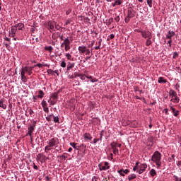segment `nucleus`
<instances>
[{"label": "nucleus", "instance_id": "obj_1", "mask_svg": "<svg viewBox=\"0 0 181 181\" xmlns=\"http://www.w3.org/2000/svg\"><path fill=\"white\" fill-rule=\"evenodd\" d=\"M151 160L156 163L157 168H160L162 166V154L158 151H155L151 156Z\"/></svg>", "mask_w": 181, "mask_h": 181}, {"label": "nucleus", "instance_id": "obj_2", "mask_svg": "<svg viewBox=\"0 0 181 181\" xmlns=\"http://www.w3.org/2000/svg\"><path fill=\"white\" fill-rule=\"evenodd\" d=\"M47 144L52 148H53V146H57V145H59V139L57 137H54L49 139Z\"/></svg>", "mask_w": 181, "mask_h": 181}, {"label": "nucleus", "instance_id": "obj_3", "mask_svg": "<svg viewBox=\"0 0 181 181\" xmlns=\"http://www.w3.org/2000/svg\"><path fill=\"white\" fill-rule=\"evenodd\" d=\"M141 36L144 39H152V33L148 30L141 31Z\"/></svg>", "mask_w": 181, "mask_h": 181}, {"label": "nucleus", "instance_id": "obj_4", "mask_svg": "<svg viewBox=\"0 0 181 181\" xmlns=\"http://www.w3.org/2000/svg\"><path fill=\"white\" fill-rule=\"evenodd\" d=\"M100 170H107V169H110V166L108 165V162H105L104 165L103 164L98 165Z\"/></svg>", "mask_w": 181, "mask_h": 181}, {"label": "nucleus", "instance_id": "obj_5", "mask_svg": "<svg viewBox=\"0 0 181 181\" xmlns=\"http://www.w3.org/2000/svg\"><path fill=\"white\" fill-rule=\"evenodd\" d=\"M51 100L52 101H54V105L57 103V100H59V93H54L52 95H51Z\"/></svg>", "mask_w": 181, "mask_h": 181}, {"label": "nucleus", "instance_id": "obj_6", "mask_svg": "<svg viewBox=\"0 0 181 181\" xmlns=\"http://www.w3.org/2000/svg\"><path fill=\"white\" fill-rule=\"evenodd\" d=\"M135 16V11L132 8H129L127 11V18H134Z\"/></svg>", "mask_w": 181, "mask_h": 181}, {"label": "nucleus", "instance_id": "obj_7", "mask_svg": "<svg viewBox=\"0 0 181 181\" xmlns=\"http://www.w3.org/2000/svg\"><path fill=\"white\" fill-rule=\"evenodd\" d=\"M117 172L120 175V176H125V175H128V173H129V170L121 169V170H118Z\"/></svg>", "mask_w": 181, "mask_h": 181}, {"label": "nucleus", "instance_id": "obj_8", "mask_svg": "<svg viewBox=\"0 0 181 181\" xmlns=\"http://www.w3.org/2000/svg\"><path fill=\"white\" fill-rule=\"evenodd\" d=\"M16 30H18V28H16V25H13L11 27V33H10V35H11L12 37H15L16 35Z\"/></svg>", "mask_w": 181, "mask_h": 181}, {"label": "nucleus", "instance_id": "obj_9", "mask_svg": "<svg viewBox=\"0 0 181 181\" xmlns=\"http://www.w3.org/2000/svg\"><path fill=\"white\" fill-rule=\"evenodd\" d=\"M78 50L79 53L84 54V53H86V51L87 50V47L84 45L79 46Z\"/></svg>", "mask_w": 181, "mask_h": 181}, {"label": "nucleus", "instance_id": "obj_10", "mask_svg": "<svg viewBox=\"0 0 181 181\" xmlns=\"http://www.w3.org/2000/svg\"><path fill=\"white\" fill-rule=\"evenodd\" d=\"M170 110L174 115V117H179V110H176V108L173 106L170 107Z\"/></svg>", "mask_w": 181, "mask_h": 181}, {"label": "nucleus", "instance_id": "obj_11", "mask_svg": "<svg viewBox=\"0 0 181 181\" xmlns=\"http://www.w3.org/2000/svg\"><path fill=\"white\" fill-rule=\"evenodd\" d=\"M25 70L26 73H28V76H31L32 70H33V66H25Z\"/></svg>", "mask_w": 181, "mask_h": 181}, {"label": "nucleus", "instance_id": "obj_12", "mask_svg": "<svg viewBox=\"0 0 181 181\" xmlns=\"http://www.w3.org/2000/svg\"><path fill=\"white\" fill-rule=\"evenodd\" d=\"M54 25H56V23H54V21H49L47 25L48 28L51 30H53V29H54Z\"/></svg>", "mask_w": 181, "mask_h": 181}, {"label": "nucleus", "instance_id": "obj_13", "mask_svg": "<svg viewBox=\"0 0 181 181\" xmlns=\"http://www.w3.org/2000/svg\"><path fill=\"white\" fill-rule=\"evenodd\" d=\"M0 107L6 110V104H5V99L4 98L0 100Z\"/></svg>", "mask_w": 181, "mask_h": 181}, {"label": "nucleus", "instance_id": "obj_14", "mask_svg": "<svg viewBox=\"0 0 181 181\" xmlns=\"http://www.w3.org/2000/svg\"><path fill=\"white\" fill-rule=\"evenodd\" d=\"M28 134L30 136H32V134H33V131H35V125L34 126H30L28 128Z\"/></svg>", "mask_w": 181, "mask_h": 181}, {"label": "nucleus", "instance_id": "obj_15", "mask_svg": "<svg viewBox=\"0 0 181 181\" xmlns=\"http://www.w3.org/2000/svg\"><path fill=\"white\" fill-rule=\"evenodd\" d=\"M16 28L18 29V30H23L25 28V25L22 23H19L16 25H15Z\"/></svg>", "mask_w": 181, "mask_h": 181}, {"label": "nucleus", "instance_id": "obj_16", "mask_svg": "<svg viewBox=\"0 0 181 181\" xmlns=\"http://www.w3.org/2000/svg\"><path fill=\"white\" fill-rule=\"evenodd\" d=\"M175 33L174 31H168L166 37L167 39H172V37H173V36H175Z\"/></svg>", "mask_w": 181, "mask_h": 181}, {"label": "nucleus", "instance_id": "obj_17", "mask_svg": "<svg viewBox=\"0 0 181 181\" xmlns=\"http://www.w3.org/2000/svg\"><path fill=\"white\" fill-rule=\"evenodd\" d=\"M158 83H159V84H162V83L165 84V83H168V81L165 79L163 77L160 76L158 78Z\"/></svg>", "mask_w": 181, "mask_h": 181}, {"label": "nucleus", "instance_id": "obj_18", "mask_svg": "<svg viewBox=\"0 0 181 181\" xmlns=\"http://www.w3.org/2000/svg\"><path fill=\"white\" fill-rule=\"evenodd\" d=\"M169 95L170 97H172V98H173L174 97H176V95H177V93H176V91L171 89L169 91Z\"/></svg>", "mask_w": 181, "mask_h": 181}, {"label": "nucleus", "instance_id": "obj_19", "mask_svg": "<svg viewBox=\"0 0 181 181\" xmlns=\"http://www.w3.org/2000/svg\"><path fill=\"white\" fill-rule=\"evenodd\" d=\"M63 43L64 45V47H66V46L70 45L71 42H70V40H69V37H66L64 40Z\"/></svg>", "mask_w": 181, "mask_h": 181}, {"label": "nucleus", "instance_id": "obj_20", "mask_svg": "<svg viewBox=\"0 0 181 181\" xmlns=\"http://www.w3.org/2000/svg\"><path fill=\"white\" fill-rule=\"evenodd\" d=\"M70 145L72 146V148H74V149H76L77 151L80 149V146H77V143L71 142L70 143Z\"/></svg>", "mask_w": 181, "mask_h": 181}, {"label": "nucleus", "instance_id": "obj_21", "mask_svg": "<svg viewBox=\"0 0 181 181\" xmlns=\"http://www.w3.org/2000/svg\"><path fill=\"white\" fill-rule=\"evenodd\" d=\"M124 1L122 0H114V6L122 5Z\"/></svg>", "mask_w": 181, "mask_h": 181}, {"label": "nucleus", "instance_id": "obj_22", "mask_svg": "<svg viewBox=\"0 0 181 181\" xmlns=\"http://www.w3.org/2000/svg\"><path fill=\"white\" fill-rule=\"evenodd\" d=\"M75 66V64L74 63H70L69 65L67 66V68H66V74H69V70H70L71 69H73Z\"/></svg>", "mask_w": 181, "mask_h": 181}, {"label": "nucleus", "instance_id": "obj_23", "mask_svg": "<svg viewBox=\"0 0 181 181\" xmlns=\"http://www.w3.org/2000/svg\"><path fill=\"white\" fill-rule=\"evenodd\" d=\"M45 96V92H43V90H40L38 91V95H37V98H43V97Z\"/></svg>", "mask_w": 181, "mask_h": 181}, {"label": "nucleus", "instance_id": "obj_24", "mask_svg": "<svg viewBox=\"0 0 181 181\" xmlns=\"http://www.w3.org/2000/svg\"><path fill=\"white\" fill-rule=\"evenodd\" d=\"M84 138L85 139H88L89 141H91V139H93V136H91V134H90V133H85Z\"/></svg>", "mask_w": 181, "mask_h": 181}, {"label": "nucleus", "instance_id": "obj_25", "mask_svg": "<svg viewBox=\"0 0 181 181\" xmlns=\"http://www.w3.org/2000/svg\"><path fill=\"white\" fill-rule=\"evenodd\" d=\"M139 168L143 170L144 172H145V170H146V168H148V165L146 164H141Z\"/></svg>", "mask_w": 181, "mask_h": 181}, {"label": "nucleus", "instance_id": "obj_26", "mask_svg": "<svg viewBox=\"0 0 181 181\" xmlns=\"http://www.w3.org/2000/svg\"><path fill=\"white\" fill-rule=\"evenodd\" d=\"M54 115L51 114V115H48L47 117H46V119L47 121H48V122H50L51 121H53V117Z\"/></svg>", "mask_w": 181, "mask_h": 181}, {"label": "nucleus", "instance_id": "obj_27", "mask_svg": "<svg viewBox=\"0 0 181 181\" xmlns=\"http://www.w3.org/2000/svg\"><path fill=\"white\" fill-rule=\"evenodd\" d=\"M180 100V99L179 98V97H177V95L174 96V98H172L171 101H173V103H176L177 104L179 103V101Z\"/></svg>", "mask_w": 181, "mask_h": 181}, {"label": "nucleus", "instance_id": "obj_28", "mask_svg": "<svg viewBox=\"0 0 181 181\" xmlns=\"http://www.w3.org/2000/svg\"><path fill=\"white\" fill-rule=\"evenodd\" d=\"M53 121L54 122L57 123V124H60V119L59 118V116H54L53 117Z\"/></svg>", "mask_w": 181, "mask_h": 181}, {"label": "nucleus", "instance_id": "obj_29", "mask_svg": "<svg viewBox=\"0 0 181 181\" xmlns=\"http://www.w3.org/2000/svg\"><path fill=\"white\" fill-rule=\"evenodd\" d=\"M45 50H47L49 53H52L53 52V47L52 46H46L45 47Z\"/></svg>", "mask_w": 181, "mask_h": 181}, {"label": "nucleus", "instance_id": "obj_30", "mask_svg": "<svg viewBox=\"0 0 181 181\" xmlns=\"http://www.w3.org/2000/svg\"><path fill=\"white\" fill-rule=\"evenodd\" d=\"M128 179L129 181L132 180L133 179H136V175L132 174V175H129Z\"/></svg>", "mask_w": 181, "mask_h": 181}, {"label": "nucleus", "instance_id": "obj_31", "mask_svg": "<svg viewBox=\"0 0 181 181\" xmlns=\"http://www.w3.org/2000/svg\"><path fill=\"white\" fill-rule=\"evenodd\" d=\"M150 175L151 176L153 177V176H156V170H155V169H151L150 170Z\"/></svg>", "mask_w": 181, "mask_h": 181}, {"label": "nucleus", "instance_id": "obj_32", "mask_svg": "<svg viewBox=\"0 0 181 181\" xmlns=\"http://www.w3.org/2000/svg\"><path fill=\"white\" fill-rule=\"evenodd\" d=\"M151 45H152V40H151L149 38H147L146 41V46H151Z\"/></svg>", "mask_w": 181, "mask_h": 181}, {"label": "nucleus", "instance_id": "obj_33", "mask_svg": "<svg viewBox=\"0 0 181 181\" xmlns=\"http://www.w3.org/2000/svg\"><path fill=\"white\" fill-rule=\"evenodd\" d=\"M112 22H114V18H111L108 21H106V24L107 25V26H110V25H111V23H112Z\"/></svg>", "mask_w": 181, "mask_h": 181}, {"label": "nucleus", "instance_id": "obj_34", "mask_svg": "<svg viewBox=\"0 0 181 181\" xmlns=\"http://www.w3.org/2000/svg\"><path fill=\"white\" fill-rule=\"evenodd\" d=\"M21 80L22 81H23V83H26L28 81V78L25 75H21Z\"/></svg>", "mask_w": 181, "mask_h": 181}, {"label": "nucleus", "instance_id": "obj_35", "mask_svg": "<svg viewBox=\"0 0 181 181\" xmlns=\"http://www.w3.org/2000/svg\"><path fill=\"white\" fill-rule=\"evenodd\" d=\"M25 73H26V69H25V67H22L21 71V76H25Z\"/></svg>", "mask_w": 181, "mask_h": 181}, {"label": "nucleus", "instance_id": "obj_36", "mask_svg": "<svg viewBox=\"0 0 181 181\" xmlns=\"http://www.w3.org/2000/svg\"><path fill=\"white\" fill-rule=\"evenodd\" d=\"M41 105H42V108L47 107V103H46V100H42L41 103Z\"/></svg>", "mask_w": 181, "mask_h": 181}, {"label": "nucleus", "instance_id": "obj_37", "mask_svg": "<svg viewBox=\"0 0 181 181\" xmlns=\"http://www.w3.org/2000/svg\"><path fill=\"white\" fill-rule=\"evenodd\" d=\"M153 0H146L147 4L148 5L149 8H152V2Z\"/></svg>", "mask_w": 181, "mask_h": 181}, {"label": "nucleus", "instance_id": "obj_38", "mask_svg": "<svg viewBox=\"0 0 181 181\" xmlns=\"http://www.w3.org/2000/svg\"><path fill=\"white\" fill-rule=\"evenodd\" d=\"M52 150V146H49V144L45 146V152H47V151H51Z\"/></svg>", "mask_w": 181, "mask_h": 181}, {"label": "nucleus", "instance_id": "obj_39", "mask_svg": "<svg viewBox=\"0 0 181 181\" xmlns=\"http://www.w3.org/2000/svg\"><path fill=\"white\" fill-rule=\"evenodd\" d=\"M65 56H66L67 60H72L71 59V54H70V53H66Z\"/></svg>", "mask_w": 181, "mask_h": 181}, {"label": "nucleus", "instance_id": "obj_40", "mask_svg": "<svg viewBox=\"0 0 181 181\" xmlns=\"http://www.w3.org/2000/svg\"><path fill=\"white\" fill-rule=\"evenodd\" d=\"M177 57H179V53L177 52H173V58L177 59Z\"/></svg>", "mask_w": 181, "mask_h": 181}, {"label": "nucleus", "instance_id": "obj_41", "mask_svg": "<svg viewBox=\"0 0 181 181\" xmlns=\"http://www.w3.org/2000/svg\"><path fill=\"white\" fill-rule=\"evenodd\" d=\"M48 103H49L50 105H54V101L52 100V98L50 97L49 99L48 100Z\"/></svg>", "mask_w": 181, "mask_h": 181}, {"label": "nucleus", "instance_id": "obj_42", "mask_svg": "<svg viewBox=\"0 0 181 181\" xmlns=\"http://www.w3.org/2000/svg\"><path fill=\"white\" fill-rule=\"evenodd\" d=\"M175 154H173L170 158H168V162H172V160H175Z\"/></svg>", "mask_w": 181, "mask_h": 181}, {"label": "nucleus", "instance_id": "obj_43", "mask_svg": "<svg viewBox=\"0 0 181 181\" xmlns=\"http://www.w3.org/2000/svg\"><path fill=\"white\" fill-rule=\"evenodd\" d=\"M43 110L45 112H46L47 114H49V107H47V106L45 107H43Z\"/></svg>", "mask_w": 181, "mask_h": 181}, {"label": "nucleus", "instance_id": "obj_44", "mask_svg": "<svg viewBox=\"0 0 181 181\" xmlns=\"http://www.w3.org/2000/svg\"><path fill=\"white\" fill-rule=\"evenodd\" d=\"M65 52H69V50L71 49L70 45H66L64 47Z\"/></svg>", "mask_w": 181, "mask_h": 181}, {"label": "nucleus", "instance_id": "obj_45", "mask_svg": "<svg viewBox=\"0 0 181 181\" xmlns=\"http://www.w3.org/2000/svg\"><path fill=\"white\" fill-rule=\"evenodd\" d=\"M130 18H131V17H128V16H127L126 18L124 19V22L126 23H128V22H129Z\"/></svg>", "mask_w": 181, "mask_h": 181}, {"label": "nucleus", "instance_id": "obj_46", "mask_svg": "<svg viewBox=\"0 0 181 181\" xmlns=\"http://www.w3.org/2000/svg\"><path fill=\"white\" fill-rule=\"evenodd\" d=\"M70 13H71V8H69L66 11V15H70Z\"/></svg>", "mask_w": 181, "mask_h": 181}, {"label": "nucleus", "instance_id": "obj_47", "mask_svg": "<svg viewBox=\"0 0 181 181\" xmlns=\"http://www.w3.org/2000/svg\"><path fill=\"white\" fill-rule=\"evenodd\" d=\"M78 77H81V80H86V76L84 75L79 74Z\"/></svg>", "mask_w": 181, "mask_h": 181}, {"label": "nucleus", "instance_id": "obj_48", "mask_svg": "<svg viewBox=\"0 0 181 181\" xmlns=\"http://www.w3.org/2000/svg\"><path fill=\"white\" fill-rule=\"evenodd\" d=\"M61 67H63V68L66 67V62H64V61L62 62Z\"/></svg>", "mask_w": 181, "mask_h": 181}, {"label": "nucleus", "instance_id": "obj_49", "mask_svg": "<svg viewBox=\"0 0 181 181\" xmlns=\"http://www.w3.org/2000/svg\"><path fill=\"white\" fill-rule=\"evenodd\" d=\"M114 37V34H111L110 37H107V40H111Z\"/></svg>", "mask_w": 181, "mask_h": 181}, {"label": "nucleus", "instance_id": "obj_50", "mask_svg": "<svg viewBox=\"0 0 181 181\" xmlns=\"http://www.w3.org/2000/svg\"><path fill=\"white\" fill-rule=\"evenodd\" d=\"M85 54H86V56H88V54H90V49L86 48V51L85 52Z\"/></svg>", "mask_w": 181, "mask_h": 181}, {"label": "nucleus", "instance_id": "obj_51", "mask_svg": "<svg viewBox=\"0 0 181 181\" xmlns=\"http://www.w3.org/2000/svg\"><path fill=\"white\" fill-rule=\"evenodd\" d=\"M35 67H40V68L43 67V64H40V63L37 64L35 65Z\"/></svg>", "mask_w": 181, "mask_h": 181}, {"label": "nucleus", "instance_id": "obj_52", "mask_svg": "<svg viewBox=\"0 0 181 181\" xmlns=\"http://www.w3.org/2000/svg\"><path fill=\"white\" fill-rule=\"evenodd\" d=\"M103 132H100L99 141H102L103 140Z\"/></svg>", "mask_w": 181, "mask_h": 181}, {"label": "nucleus", "instance_id": "obj_53", "mask_svg": "<svg viewBox=\"0 0 181 181\" xmlns=\"http://www.w3.org/2000/svg\"><path fill=\"white\" fill-rule=\"evenodd\" d=\"M71 22V21H70V19H68L66 21L65 25H70Z\"/></svg>", "mask_w": 181, "mask_h": 181}, {"label": "nucleus", "instance_id": "obj_54", "mask_svg": "<svg viewBox=\"0 0 181 181\" xmlns=\"http://www.w3.org/2000/svg\"><path fill=\"white\" fill-rule=\"evenodd\" d=\"M100 139H93V144H97V142L100 141Z\"/></svg>", "mask_w": 181, "mask_h": 181}, {"label": "nucleus", "instance_id": "obj_55", "mask_svg": "<svg viewBox=\"0 0 181 181\" xmlns=\"http://www.w3.org/2000/svg\"><path fill=\"white\" fill-rule=\"evenodd\" d=\"M115 22H119V16H117L115 18Z\"/></svg>", "mask_w": 181, "mask_h": 181}, {"label": "nucleus", "instance_id": "obj_56", "mask_svg": "<svg viewBox=\"0 0 181 181\" xmlns=\"http://www.w3.org/2000/svg\"><path fill=\"white\" fill-rule=\"evenodd\" d=\"M168 46H169V47H172V45H171V43H172V39H170L169 40V41L168 42Z\"/></svg>", "mask_w": 181, "mask_h": 181}, {"label": "nucleus", "instance_id": "obj_57", "mask_svg": "<svg viewBox=\"0 0 181 181\" xmlns=\"http://www.w3.org/2000/svg\"><path fill=\"white\" fill-rule=\"evenodd\" d=\"M164 111H165V115H169V112H168V108H165V109H164Z\"/></svg>", "mask_w": 181, "mask_h": 181}, {"label": "nucleus", "instance_id": "obj_58", "mask_svg": "<svg viewBox=\"0 0 181 181\" xmlns=\"http://www.w3.org/2000/svg\"><path fill=\"white\" fill-rule=\"evenodd\" d=\"M137 172H138V173H139V175H141V174L144 173L143 170H141V168H139V170H138Z\"/></svg>", "mask_w": 181, "mask_h": 181}, {"label": "nucleus", "instance_id": "obj_59", "mask_svg": "<svg viewBox=\"0 0 181 181\" xmlns=\"http://www.w3.org/2000/svg\"><path fill=\"white\" fill-rule=\"evenodd\" d=\"M175 181H181V177H178L177 176H175Z\"/></svg>", "mask_w": 181, "mask_h": 181}, {"label": "nucleus", "instance_id": "obj_60", "mask_svg": "<svg viewBox=\"0 0 181 181\" xmlns=\"http://www.w3.org/2000/svg\"><path fill=\"white\" fill-rule=\"evenodd\" d=\"M115 153H118V149H117V148H114V154L115 155Z\"/></svg>", "mask_w": 181, "mask_h": 181}, {"label": "nucleus", "instance_id": "obj_61", "mask_svg": "<svg viewBox=\"0 0 181 181\" xmlns=\"http://www.w3.org/2000/svg\"><path fill=\"white\" fill-rule=\"evenodd\" d=\"M53 70H52V69H48L47 70V73L49 74H52V73H53Z\"/></svg>", "mask_w": 181, "mask_h": 181}, {"label": "nucleus", "instance_id": "obj_62", "mask_svg": "<svg viewBox=\"0 0 181 181\" xmlns=\"http://www.w3.org/2000/svg\"><path fill=\"white\" fill-rule=\"evenodd\" d=\"M33 168L34 169H35V170H37V165H36V164L33 163Z\"/></svg>", "mask_w": 181, "mask_h": 181}, {"label": "nucleus", "instance_id": "obj_63", "mask_svg": "<svg viewBox=\"0 0 181 181\" xmlns=\"http://www.w3.org/2000/svg\"><path fill=\"white\" fill-rule=\"evenodd\" d=\"M59 39H60V40H64V36L59 35Z\"/></svg>", "mask_w": 181, "mask_h": 181}, {"label": "nucleus", "instance_id": "obj_64", "mask_svg": "<svg viewBox=\"0 0 181 181\" xmlns=\"http://www.w3.org/2000/svg\"><path fill=\"white\" fill-rule=\"evenodd\" d=\"M68 78H70V79H73V78H74V76L69 75Z\"/></svg>", "mask_w": 181, "mask_h": 181}]
</instances>
